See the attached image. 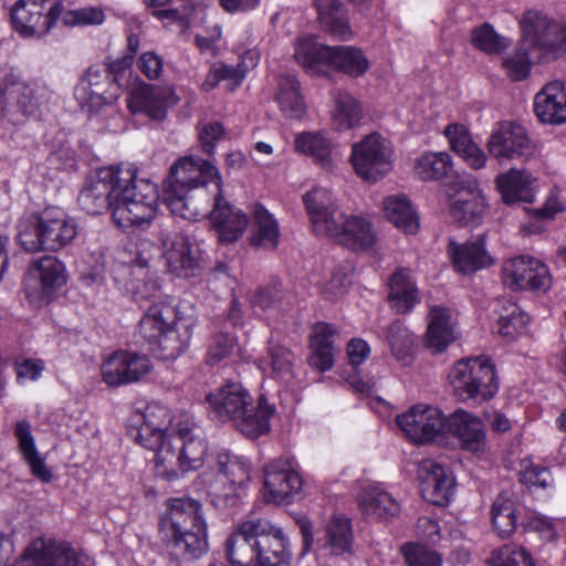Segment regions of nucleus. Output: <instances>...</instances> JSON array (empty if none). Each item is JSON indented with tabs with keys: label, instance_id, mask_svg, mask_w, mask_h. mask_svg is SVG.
Listing matches in <instances>:
<instances>
[{
	"label": "nucleus",
	"instance_id": "nucleus-35",
	"mask_svg": "<svg viewBox=\"0 0 566 566\" xmlns=\"http://www.w3.org/2000/svg\"><path fill=\"white\" fill-rule=\"evenodd\" d=\"M14 436L18 440V447L22 458L29 465L32 475L44 483H49L53 474L45 465L44 459L38 452L34 438L31 433L30 422L27 420L18 421L14 428Z\"/></svg>",
	"mask_w": 566,
	"mask_h": 566
},
{
	"label": "nucleus",
	"instance_id": "nucleus-26",
	"mask_svg": "<svg viewBox=\"0 0 566 566\" xmlns=\"http://www.w3.org/2000/svg\"><path fill=\"white\" fill-rule=\"evenodd\" d=\"M302 488L300 474L291 468L289 461L277 459L264 469V489L269 501L277 504L289 502Z\"/></svg>",
	"mask_w": 566,
	"mask_h": 566
},
{
	"label": "nucleus",
	"instance_id": "nucleus-38",
	"mask_svg": "<svg viewBox=\"0 0 566 566\" xmlns=\"http://www.w3.org/2000/svg\"><path fill=\"white\" fill-rule=\"evenodd\" d=\"M314 4L326 32L340 40L352 36L346 9L339 0H314Z\"/></svg>",
	"mask_w": 566,
	"mask_h": 566
},
{
	"label": "nucleus",
	"instance_id": "nucleus-49",
	"mask_svg": "<svg viewBox=\"0 0 566 566\" xmlns=\"http://www.w3.org/2000/svg\"><path fill=\"white\" fill-rule=\"evenodd\" d=\"M388 220L406 233H413L419 227L418 218L406 197H388L384 201Z\"/></svg>",
	"mask_w": 566,
	"mask_h": 566
},
{
	"label": "nucleus",
	"instance_id": "nucleus-6",
	"mask_svg": "<svg viewBox=\"0 0 566 566\" xmlns=\"http://www.w3.org/2000/svg\"><path fill=\"white\" fill-rule=\"evenodd\" d=\"M77 235L76 222L61 210H44L41 214L22 218L18 224V241L27 252L57 251Z\"/></svg>",
	"mask_w": 566,
	"mask_h": 566
},
{
	"label": "nucleus",
	"instance_id": "nucleus-13",
	"mask_svg": "<svg viewBox=\"0 0 566 566\" xmlns=\"http://www.w3.org/2000/svg\"><path fill=\"white\" fill-rule=\"evenodd\" d=\"M63 10L57 0H19L10 12L13 29L22 36H42L55 24Z\"/></svg>",
	"mask_w": 566,
	"mask_h": 566
},
{
	"label": "nucleus",
	"instance_id": "nucleus-8",
	"mask_svg": "<svg viewBox=\"0 0 566 566\" xmlns=\"http://www.w3.org/2000/svg\"><path fill=\"white\" fill-rule=\"evenodd\" d=\"M294 57L300 65L315 73L322 72L324 67H332L350 77H358L369 67L360 49L323 45L307 38L297 42Z\"/></svg>",
	"mask_w": 566,
	"mask_h": 566
},
{
	"label": "nucleus",
	"instance_id": "nucleus-56",
	"mask_svg": "<svg viewBox=\"0 0 566 566\" xmlns=\"http://www.w3.org/2000/svg\"><path fill=\"white\" fill-rule=\"evenodd\" d=\"M488 563L491 566H535L526 549L515 544H505L494 549Z\"/></svg>",
	"mask_w": 566,
	"mask_h": 566
},
{
	"label": "nucleus",
	"instance_id": "nucleus-27",
	"mask_svg": "<svg viewBox=\"0 0 566 566\" xmlns=\"http://www.w3.org/2000/svg\"><path fill=\"white\" fill-rule=\"evenodd\" d=\"M324 235L352 250L367 249L375 242V233L366 218L346 216L343 212Z\"/></svg>",
	"mask_w": 566,
	"mask_h": 566
},
{
	"label": "nucleus",
	"instance_id": "nucleus-16",
	"mask_svg": "<svg viewBox=\"0 0 566 566\" xmlns=\"http://www.w3.org/2000/svg\"><path fill=\"white\" fill-rule=\"evenodd\" d=\"M489 154L502 163L503 160H520L533 158L537 151L536 143L528 136L526 129L513 122H502L497 125L486 143Z\"/></svg>",
	"mask_w": 566,
	"mask_h": 566
},
{
	"label": "nucleus",
	"instance_id": "nucleus-42",
	"mask_svg": "<svg viewBox=\"0 0 566 566\" xmlns=\"http://www.w3.org/2000/svg\"><path fill=\"white\" fill-rule=\"evenodd\" d=\"M174 308L166 304L149 306L139 322L138 333L149 344V349L155 352L159 338L174 318Z\"/></svg>",
	"mask_w": 566,
	"mask_h": 566
},
{
	"label": "nucleus",
	"instance_id": "nucleus-24",
	"mask_svg": "<svg viewBox=\"0 0 566 566\" xmlns=\"http://www.w3.org/2000/svg\"><path fill=\"white\" fill-rule=\"evenodd\" d=\"M160 242L164 247V255L170 273L177 277H195L202 272L199 252L187 238L176 235L170 239L161 234Z\"/></svg>",
	"mask_w": 566,
	"mask_h": 566
},
{
	"label": "nucleus",
	"instance_id": "nucleus-14",
	"mask_svg": "<svg viewBox=\"0 0 566 566\" xmlns=\"http://www.w3.org/2000/svg\"><path fill=\"white\" fill-rule=\"evenodd\" d=\"M390 143L378 133L366 135L352 147L350 161L356 174L375 182L391 170Z\"/></svg>",
	"mask_w": 566,
	"mask_h": 566
},
{
	"label": "nucleus",
	"instance_id": "nucleus-29",
	"mask_svg": "<svg viewBox=\"0 0 566 566\" xmlns=\"http://www.w3.org/2000/svg\"><path fill=\"white\" fill-rule=\"evenodd\" d=\"M420 491L423 499L434 505H446L453 488V478L439 463L427 460L419 470Z\"/></svg>",
	"mask_w": 566,
	"mask_h": 566
},
{
	"label": "nucleus",
	"instance_id": "nucleus-19",
	"mask_svg": "<svg viewBox=\"0 0 566 566\" xmlns=\"http://www.w3.org/2000/svg\"><path fill=\"white\" fill-rule=\"evenodd\" d=\"M397 424L410 440L424 443L447 432L448 417L437 407L418 403L399 415Z\"/></svg>",
	"mask_w": 566,
	"mask_h": 566
},
{
	"label": "nucleus",
	"instance_id": "nucleus-17",
	"mask_svg": "<svg viewBox=\"0 0 566 566\" xmlns=\"http://www.w3.org/2000/svg\"><path fill=\"white\" fill-rule=\"evenodd\" d=\"M185 417L172 419L170 410L166 406L153 402L132 419L130 434L137 443L157 453L159 448L166 443L169 433H172L174 424Z\"/></svg>",
	"mask_w": 566,
	"mask_h": 566
},
{
	"label": "nucleus",
	"instance_id": "nucleus-7",
	"mask_svg": "<svg viewBox=\"0 0 566 566\" xmlns=\"http://www.w3.org/2000/svg\"><path fill=\"white\" fill-rule=\"evenodd\" d=\"M454 396L461 401L483 403L499 391L495 366L485 357H468L455 361L449 373Z\"/></svg>",
	"mask_w": 566,
	"mask_h": 566
},
{
	"label": "nucleus",
	"instance_id": "nucleus-55",
	"mask_svg": "<svg viewBox=\"0 0 566 566\" xmlns=\"http://www.w3.org/2000/svg\"><path fill=\"white\" fill-rule=\"evenodd\" d=\"M386 340L398 360H407L411 356L413 336L400 321H396L388 327Z\"/></svg>",
	"mask_w": 566,
	"mask_h": 566
},
{
	"label": "nucleus",
	"instance_id": "nucleus-57",
	"mask_svg": "<svg viewBox=\"0 0 566 566\" xmlns=\"http://www.w3.org/2000/svg\"><path fill=\"white\" fill-rule=\"evenodd\" d=\"M472 44L485 53L496 54L509 48L510 40L497 34L491 24L484 23L472 31Z\"/></svg>",
	"mask_w": 566,
	"mask_h": 566
},
{
	"label": "nucleus",
	"instance_id": "nucleus-63",
	"mask_svg": "<svg viewBox=\"0 0 566 566\" xmlns=\"http://www.w3.org/2000/svg\"><path fill=\"white\" fill-rule=\"evenodd\" d=\"M336 329L327 323H317L313 327V335L311 338L312 348L335 349L334 336Z\"/></svg>",
	"mask_w": 566,
	"mask_h": 566
},
{
	"label": "nucleus",
	"instance_id": "nucleus-30",
	"mask_svg": "<svg viewBox=\"0 0 566 566\" xmlns=\"http://www.w3.org/2000/svg\"><path fill=\"white\" fill-rule=\"evenodd\" d=\"M534 112L542 123H566V84L560 81L546 84L535 95Z\"/></svg>",
	"mask_w": 566,
	"mask_h": 566
},
{
	"label": "nucleus",
	"instance_id": "nucleus-61",
	"mask_svg": "<svg viewBox=\"0 0 566 566\" xmlns=\"http://www.w3.org/2000/svg\"><path fill=\"white\" fill-rule=\"evenodd\" d=\"M522 470L520 472V481L521 483L532 488V486H542L546 488L548 485V481L551 474L546 468L534 465L531 462H523Z\"/></svg>",
	"mask_w": 566,
	"mask_h": 566
},
{
	"label": "nucleus",
	"instance_id": "nucleus-33",
	"mask_svg": "<svg viewBox=\"0 0 566 566\" xmlns=\"http://www.w3.org/2000/svg\"><path fill=\"white\" fill-rule=\"evenodd\" d=\"M306 212L316 234L324 235L332 222L340 216L335 207L332 193L324 188L315 187L303 196Z\"/></svg>",
	"mask_w": 566,
	"mask_h": 566
},
{
	"label": "nucleus",
	"instance_id": "nucleus-53",
	"mask_svg": "<svg viewBox=\"0 0 566 566\" xmlns=\"http://www.w3.org/2000/svg\"><path fill=\"white\" fill-rule=\"evenodd\" d=\"M523 33H525L523 31ZM534 46L526 41V34H524V39L521 41L517 49L505 59H503L502 65L506 71L507 76L514 81H522L526 78L531 72L532 63L528 54V49Z\"/></svg>",
	"mask_w": 566,
	"mask_h": 566
},
{
	"label": "nucleus",
	"instance_id": "nucleus-36",
	"mask_svg": "<svg viewBox=\"0 0 566 566\" xmlns=\"http://www.w3.org/2000/svg\"><path fill=\"white\" fill-rule=\"evenodd\" d=\"M496 187L505 203L532 202L534 192L531 174L525 169H510L496 177Z\"/></svg>",
	"mask_w": 566,
	"mask_h": 566
},
{
	"label": "nucleus",
	"instance_id": "nucleus-10",
	"mask_svg": "<svg viewBox=\"0 0 566 566\" xmlns=\"http://www.w3.org/2000/svg\"><path fill=\"white\" fill-rule=\"evenodd\" d=\"M66 279L65 265L56 256L34 259L23 277L25 297L35 307L48 305L66 283Z\"/></svg>",
	"mask_w": 566,
	"mask_h": 566
},
{
	"label": "nucleus",
	"instance_id": "nucleus-51",
	"mask_svg": "<svg viewBox=\"0 0 566 566\" xmlns=\"http://www.w3.org/2000/svg\"><path fill=\"white\" fill-rule=\"evenodd\" d=\"M528 321V315L514 301L506 300L499 311V333L513 339L524 331Z\"/></svg>",
	"mask_w": 566,
	"mask_h": 566
},
{
	"label": "nucleus",
	"instance_id": "nucleus-21",
	"mask_svg": "<svg viewBox=\"0 0 566 566\" xmlns=\"http://www.w3.org/2000/svg\"><path fill=\"white\" fill-rule=\"evenodd\" d=\"M522 29L534 48L546 52H566V22L548 19L538 11H527L521 22Z\"/></svg>",
	"mask_w": 566,
	"mask_h": 566
},
{
	"label": "nucleus",
	"instance_id": "nucleus-62",
	"mask_svg": "<svg viewBox=\"0 0 566 566\" xmlns=\"http://www.w3.org/2000/svg\"><path fill=\"white\" fill-rule=\"evenodd\" d=\"M223 135L224 128L219 122L205 124L199 133L202 150L207 154H212L216 143L220 140Z\"/></svg>",
	"mask_w": 566,
	"mask_h": 566
},
{
	"label": "nucleus",
	"instance_id": "nucleus-52",
	"mask_svg": "<svg viewBox=\"0 0 566 566\" xmlns=\"http://www.w3.org/2000/svg\"><path fill=\"white\" fill-rule=\"evenodd\" d=\"M452 170L451 158L447 153H426L415 165V174L423 181L439 180Z\"/></svg>",
	"mask_w": 566,
	"mask_h": 566
},
{
	"label": "nucleus",
	"instance_id": "nucleus-46",
	"mask_svg": "<svg viewBox=\"0 0 566 566\" xmlns=\"http://www.w3.org/2000/svg\"><path fill=\"white\" fill-rule=\"evenodd\" d=\"M280 242V230L276 220L261 205H256L253 216V233L250 243L253 247L274 250Z\"/></svg>",
	"mask_w": 566,
	"mask_h": 566
},
{
	"label": "nucleus",
	"instance_id": "nucleus-3",
	"mask_svg": "<svg viewBox=\"0 0 566 566\" xmlns=\"http://www.w3.org/2000/svg\"><path fill=\"white\" fill-rule=\"evenodd\" d=\"M159 533L168 553L176 559H197L208 551L207 524L201 504L196 500H168L167 512L159 521Z\"/></svg>",
	"mask_w": 566,
	"mask_h": 566
},
{
	"label": "nucleus",
	"instance_id": "nucleus-23",
	"mask_svg": "<svg viewBox=\"0 0 566 566\" xmlns=\"http://www.w3.org/2000/svg\"><path fill=\"white\" fill-rule=\"evenodd\" d=\"M211 198L212 209H209L205 217H210L219 240L223 243H232L239 240L249 223L247 214L224 199L221 188L212 191Z\"/></svg>",
	"mask_w": 566,
	"mask_h": 566
},
{
	"label": "nucleus",
	"instance_id": "nucleus-59",
	"mask_svg": "<svg viewBox=\"0 0 566 566\" xmlns=\"http://www.w3.org/2000/svg\"><path fill=\"white\" fill-rule=\"evenodd\" d=\"M284 298L282 283L279 281L260 287L252 297V305L269 310L279 305Z\"/></svg>",
	"mask_w": 566,
	"mask_h": 566
},
{
	"label": "nucleus",
	"instance_id": "nucleus-18",
	"mask_svg": "<svg viewBox=\"0 0 566 566\" xmlns=\"http://www.w3.org/2000/svg\"><path fill=\"white\" fill-rule=\"evenodd\" d=\"M0 104L2 113L12 122L34 114L39 107L35 87L22 81L7 67H0Z\"/></svg>",
	"mask_w": 566,
	"mask_h": 566
},
{
	"label": "nucleus",
	"instance_id": "nucleus-48",
	"mask_svg": "<svg viewBox=\"0 0 566 566\" xmlns=\"http://www.w3.org/2000/svg\"><path fill=\"white\" fill-rule=\"evenodd\" d=\"M454 339L450 315L446 308L433 307L427 331V344L436 352H443Z\"/></svg>",
	"mask_w": 566,
	"mask_h": 566
},
{
	"label": "nucleus",
	"instance_id": "nucleus-37",
	"mask_svg": "<svg viewBox=\"0 0 566 566\" xmlns=\"http://www.w3.org/2000/svg\"><path fill=\"white\" fill-rule=\"evenodd\" d=\"M354 533L352 521L343 515L333 516L325 526L323 548L331 555H352Z\"/></svg>",
	"mask_w": 566,
	"mask_h": 566
},
{
	"label": "nucleus",
	"instance_id": "nucleus-22",
	"mask_svg": "<svg viewBox=\"0 0 566 566\" xmlns=\"http://www.w3.org/2000/svg\"><path fill=\"white\" fill-rule=\"evenodd\" d=\"M178 101L172 86L143 84L132 92L127 107L133 114L142 113L160 122L166 118L167 108L176 105Z\"/></svg>",
	"mask_w": 566,
	"mask_h": 566
},
{
	"label": "nucleus",
	"instance_id": "nucleus-2",
	"mask_svg": "<svg viewBox=\"0 0 566 566\" xmlns=\"http://www.w3.org/2000/svg\"><path fill=\"white\" fill-rule=\"evenodd\" d=\"M232 566H291L289 541L269 521L248 520L238 525L226 543Z\"/></svg>",
	"mask_w": 566,
	"mask_h": 566
},
{
	"label": "nucleus",
	"instance_id": "nucleus-45",
	"mask_svg": "<svg viewBox=\"0 0 566 566\" xmlns=\"http://www.w3.org/2000/svg\"><path fill=\"white\" fill-rule=\"evenodd\" d=\"M191 339L190 326L184 321H170L164 334L155 346L165 359L177 358L189 345Z\"/></svg>",
	"mask_w": 566,
	"mask_h": 566
},
{
	"label": "nucleus",
	"instance_id": "nucleus-32",
	"mask_svg": "<svg viewBox=\"0 0 566 566\" xmlns=\"http://www.w3.org/2000/svg\"><path fill=\"white\" fill-rule=\"evenodd\" d=\"M448 252L454 269L463 274L476 272L493 264V258L484 247V235L473 242L457 243L450 241Z\"/></svg>",
	"mask_w": 566,
	"mask_h": 566
},
{
	"label": "nucleus",
	"instance_id": "nucleus-1",
	"mask_svg": "<svg viewBox=\"0 0 566 566\" xmlns=\"http://www.w3.org/2000/svg\"><path fill=\"white\" fill-rule=\"evenodd\" d=\"M221 188L218 169L208 160L192 156L178 159L164 181V200L174 214L184 219L205 218L211 206V195Z\"/></svg>",
	"mask_w": 566,
	"mask_h": 566
},
{
	"label": "nucleus",
	"instance_id": "nucleus-31",
	"mask_svg": "<svg viewBox=\"0 0 566 566\" xmlns=\"http://www.w3.org/2000/svg\"><path fill=\"white\" fill-rule=\"evenodd\" d=\"M25 557H32L39 566H93L91 558L77 553L66 543H44L34 545L24 552Z\"/></svg>",
	"mask_w": 566,
	"mask_h": 566
},
{
	"label": "nucleus",
	"instance_id": "nucleus-60",
	"mask_svg": "<svg viewBox=\"0 0 566 566\" xmlns=\"http://www.w3.org/2000/svg\"><path fill=\"white\" fill-rule=\"evenodd\" d=\"M403 555L408 566H440V556L421 546L408 545L403 547Z\"/></svg>",
	"mask_w": 566,
	"mask_h": 566
},
{
	"label": "nucleus",
	"instance_id": "nucleus-12",
	"mask_svg": "<svg viewBox=\"0 0 566 566\" xmlns=\"http://www.w3.org/2000/svg\"><path fill=\"white\" fill-rule=\"evenodd\" d=\"M137 193L143 197L142 203L134 202L133 197H128L133 190H120V198L113 201L112 217L114 222L125 229H144L150 224L157 212L158 189L151 181H142Z\"/></svg>",
	"mask_w": 566,
	"mask_h": 566
},
{
	"label": "nucleus",
	"instance_id": "nucleus-34",
	"mask_svg": "<svg viewBox=\"0 0 566 566\" xmlns=\"http://www.w3.org/2000/svg\"><path fill=\"white\" fill-rule=\"evenodd\" d=\"M455 187L459 189L449 193V197L453 199L450 205L452 218L462 224L479 221L483 216L485 203L475 182L465 187L463 181H460Z\"/></svg>",
	"mask_w": 566,
	"mask_h": 566
},
{
	"label": "nucleus",
	"instance_id": "nucleus-58",
	"mask_svg": "<svg viewBox=\"0 0 566 566\" xmlns=\"http://www.w3.org/2000/svg\"><path fill=\"white\" fill-rule=\"evenodd\" d=\"M268 354L274 374L285 376L292 371L293 354L290 349L277 343L270 342Z\"/></svg>",
	"mask_w": 566,
	"mask_h": 566
},
{
	"label": "nucleus",
	"instance_id": "nucleus-41",
	"mask_svg": "<svg viewBox=\"0 0 566 566\" xmlns=\"http://www.w3.org/2000/svg\"><path fill=\"white\" fill-rule=\"evenodd\" d=\"M361 513L373 520H389L400 512L399 503L386 491L368 489L359 495Z\"/></svg>",
	"mask_w": 566,
	"mask_h": 566
},
{
	"label": "nucleus",
	"instance_id": "nucleus-4",
	"mask_svg": "<svg viewBox=\"0 0 566 566\" xmlns=\"http://www.w3.org/2000/svg\"><path fill=\"white\" fill-rule=\"evenodd\" d=\"M212 416L220 421L231 420L242 434L255 439L270 429L274 407L261 396L253 406L251 395L240 384H229L207 396Z\"/></svg>",
	"mask_w": 566,
	"mask_h": 566
},
{
	"label": "nucleus",
	"instance_id": "nucleus-20",
	"mask_svg": "<svg viewBox=\"0 0 566 566\" xmlns=\"http://www.w3.org/2000/svg\"><path fill=\"white\" fill-rule=\"evenodd\" d=\"M502 279L513 291L546 292L552 284L546 264L531 256H517L505 261Z\"/></svg>",
	"mask_w": 566,
	"mask_h": 566
},
{
	"label": "nucleus",
	"instance_id": "nucleus-47",
	"mask_svg": "<svg viewBox=\"0 0 566 566\" xmlns=\"http://www.w3.org/2000/svg\"><path fill=\"white\" fill-rule=\"evenodd\" d=\"M332 96L334 101L332 118L335 127L344 130L357 126L363 118V108L357 99L343 90L334 91Z\"/></svg>",
	"mask_w": 566,
	"mask_h": 566
},
{
	"label": "nucleus",
	"instance_id": "nucleus-9",
	"mask_svg": "<svg viewBox=\"0 0 566 566\" xmlns=\"http://www.w3.org/2000/svg\"><path fill=\"white\" fill-rule=\"evenodd\" d=\"M126 72L124 61L114 62L108 66H91L75 90L81 107L88 113H98L115 101Z\"/></svg>",
	"mask_w": 566,
	"mask_h": 566
},
{
	"label": "nucleus",
	"instance_id": "nucleus-50",
	"mask_svg": "<svg viewBox=\"0 0 566 566\" xmlns=\"http://www.w3.org/2000/svg\"><path fill=\"white\" fill-rule=\"evenodd\" d=\"M492 524L496 534L507 538L516 531V507L512 499L501 493L491 507Z\"/></svg>",
	"mask_w": 566,
	"mask_h": 566
},
{
	"label": "nucleus",
	"instance_id": "nucleus-15",
	"mask_svg": "<svg viewBox=\"0 0 566 566\" xmlns=\"http://www.w3.org/2000/svg\"><path fill=\"white\" fill-rule=\"evenodd\" d=\"M119 166L103 167L90 176L78 197L77 202L82 210L88 214H101L107 210L113 211V201H115L117 187L120 182H126L127 172L118 177Z\"/></svg>",
	"mask_w": 566,
	"mask_h": 566
},
{
	"label": "nucleus",
	"instance_id": "nucleus-44",
	"mask_svg": "<svg viewBox=\"0 0 566 566\" xmlns=\"http://www.w3.org/2000/svg\"><path fill=\"white\" fill-rule=\"evenodd\" d=\"M275 101L285 116L290 118H301L306 112L300 83L293 75L285 74L279 77Z\"/></svg>",
	"mask_w": 566,
	"mask_h": 566
},
{
	"label": "nucleus",
	"instance_id": "nucleus-25",
	"mask_svg": "<svg viewBox=\"0 0 566 566\" xmlns=\"http://www.w3.org/2000/svg\"><path fill=\"white\" fill-rule=\"evenodd\" d=\"M151 369L146 355L118 352L102 365V376L109 386H119L139 380Z\"/></svg>",
	"mask_w": 566,
	"mask_h": 566
},
{
	"label": "nucleus",
	"instance_id": "nucleus-54",
	"mask_svg": "<svg viewBox=\"0 0 566 566\" xmlns=\"http://www.w3.org/2000/svg\"><path fill=\"white\" fill-rule=\"evenodd\" d=\"M238 347L237 338L229 332H224L216 326L214 333L211 335L206 361L213 366L232 356Z\"/></svg>",
	"mask_w": 566,
	"mask_h": 566
},
{
	"label": "nucleus",
	"instance_id": "nucleus-5",
	"mask_svg": "<svg viewBox=\"0 0 566 566\" xmlns=\"http://www.w3.org/2000/svg\"><path fill=\"white\" fill-rule=\"evenodd\" d=\"M208 453V441L190 417L172 427L166 443L155 455L156 474L167 480L200 469Z\"/></svg>",
	"mask_w": 566,
	"mask_h": 566
},
{
	"label": "nucleus",
	"instance_id": "nucleus-11",
	"mask_svg": "<svg viewBox=\"0 0 566 566\" xmlns=\"http://www.w3.org/2000/svg\"><path fill=\"white\" fill-rule=\"evenodd\" d=\"M211 469L216 472V482L211 493L222 499L226 504L233 505L251 479L249 461L230 450L221 449L213 454Z\"/></svg>",
	"mask_w": 566,
	"mask_h": 566
},
{
	"label": "nucleus",
	"instance_id": "nucleus-28",
	"mask_svg": "<svg viewBox=\"0 0 566 566\" xmlns=\"http://www.w3.org/2000/svg\"><path fill=\"white\" fill-rule=\"evenodd\" d=\"M447 432L452 433L461 449L481 455L486 449L485 429L482 421L472 413L459 409L448 417Z\"/></svg>",
	"mask_w": 566,
	"mask_h": 566
},
{
	"label": "nucleus",
	"instance_id": "nucleus-43",
	"mask_svg": "<svg viewBox=\"0 0 566 566\" xmlns=\"http://www.w3.org/2000/svg\"><path fill=\"white\" fill-rule=\"evenodd\" d=\"M294 147L298 153L312 157L324 168L332 166L333 143L322 132H304L298 134L294 140Z\"/></svg>",
	"mask_w": 566,
	"mask_h": 566
},
{
	"label": "nucleus",
	"instance_id": "nucleus-39",
	"mask_svg": "<svg viewBox=\"0 0 566 566\" xmlns=\"http://www.w3.org/2000/svg\"><path fill=\"white\" fill-rule=\"evenodd\" d=\"M451 149L460 155L470 167L480 169L485 166V153L472 142L471 136L465 126L453 123L444 128Z\"/></svg>",
	"mask_w": 566,
	"mask_h": 566
},
{
	"label": "nucleus",
	"instance_id": "nucleus-64",
	"mask_svg": "<svg viewBox=\"0 0 566 566\" xmlns=\"http://www.w3.org/2000/svg\"><path fill=\"white\" fill-rule=\"evenodd\" d=\"M138 67L149 80H155L163 70V60L155 52H145L138 60Z\"/></svg>",
	"mask_w": 566,
	"mask_h": 566
},
{
	"label": "nucleus",
	"instance_id": "nucleus-40",
	"mask_svg": "<svg viewBox=\"0 0 566 566\" xmlns=\"http://www.w3.org/2000/svg\"><path fill=\"white\" fill-rule=\"evenodd\" d=\"M388 300L399 314H406L419 302L418 290L409 270L398 269L390 277Z\"/></svg>",
	"mask_w": 566,
	"mask_h": 566
}]
</instances>
